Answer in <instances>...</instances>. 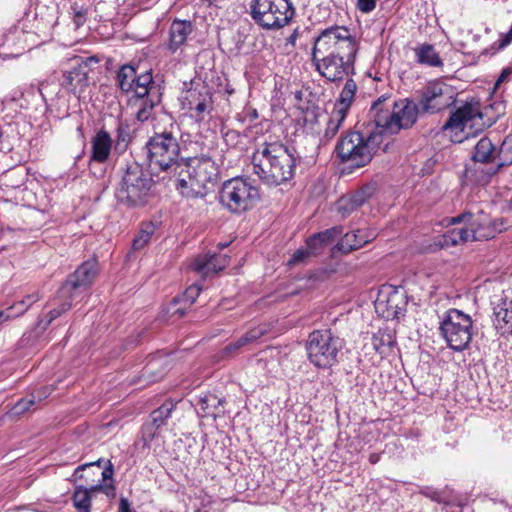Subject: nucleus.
Wrapping results in <instances>:
<instances>
[{"label":"nucleus","mask_w":512,"mask_h":512,"mask_svg":"<svg viewBox=\"0 0 512 512\" xmlns=\"http://www.w3.org/2000/svg\"><path fill=\"white\" fill-rule=\"evenodd\" d=\"M358 44L344 26H331L314 40L312 61L318 73L330 82H341L355 75Z\"/></svg>","instance_id":"nucleus-1"},{"label":"nucleus","mask_w":512,"mask_h":512,"mask_svg":"<svg viewBox=\"0 0 512 512\" xmlns=\"http://www.w3.org/2000/svg\"><path fill=\"white\" fill-rule=\"evenodd\" d=\"M252 165L265 185L278 186L293 178L296 159L282 143H265L253 153Z\"/></svg>","instance_id":"nucleus-2"},{"label":"nucleus","mask_w":512,"mask_h":512,"mask_svg":"<svg viewBox=\"0 0 512 512\" xmlns=\"http://www.w3.org/2000/svg\"><path fill=\"white\" fill-rule=\"evenodd\" d=\"M419 108L413 101L402 99L394 102L390 97L381 96L371 107L370 113L374 118V125L386 141V151L389 139L401 129L411 127L417 120Z\"/></svg>","instance_id":"nucleus-3"},{"label":"nucleus","mask_w":512,"mask_h":512,"mask_svg":"<svg viewBox=\"0 0 512 512\" xmlns=\"http://www.w3.org/2000/svg\"><path fill=\"white\" fill-rule=\"evenodd\" d=\"M385 143L375 125H368L361 130H350L342 134L335 151L341 162L348 163L353 168H360L370 163L381 145Z\"/></svg>","instance_id":"nucleus-4"},{"label":"nucleus","mask_w":512,"mask_h":512,"mask_svg":"<svg viewBox=\"0 0 512 512\" xmlns=\"http://www.w3.org/2000/svg\"><path fill=\"white\" fill-rule=\"evenodd\" d=\"M177 176V190L187 198L204 197L210 186L218 181L219 167L209 156L181 161Z\"/></svg>","instance_id":"nucleus-5"},{"label":"nucleus","mask_w":512,"mask_h":512,"mask_svg":"<svg viewBox=\"0 0 512 512\" xmlns=\"http://www.w3.org/2000/svg\"><path fill=\"white\" fill-rule=\"evenodd\" d=\"M344 345V340L330 329L314 330L306 341L308 359L317 368H331L339 362Z\"/></svg>","instance_id":"nucleus-6"},{"label":"nucleus","mask_w":512,"mask_h":512,"mask_svg":"<svg viewBox=\"0 0 512 512\" xmlns=\"http://www.w3.org/2000/svg\"><path fill=\"white\" fill-rule=\"evenodd\" d=\"M147 159L152 169L174 173L178 171L180 146L172 132L155 133L145 144Z\"/></svg>","instance_id":"nucleus-7"},{"label":"nucleus","mask_w":512,"mask_h":512,"mask_svg":"<svg viewBox=\"0 0 512 512\" xmlns=\"http://www.w3.org/2000/svg\"><path fill=\"white\" fill-rule=\"evenodd\" d=\"M250 10L253 20L265 29L282 28L295 14L290 0H253Z\"/></svg>","instance_id":"nucleus-8"},{"label":"nucleus","mask_w":512,"mask_h":512,"mask_svg":"<svg viewBox=\"0 0 512 512\" xmlns=\"http://www.w3.org/2000/svg\"><path fill=\"white\" fill-rule=\"evenodd\" d=\"M257 187L243 178H232L224 182L220 191V202L232 213H242L252 208L259 199Z\"/></svg>","instance_id":"nucleus-9"},{"label":"nucleus","mask_w":512,"mask_h":512,"mask_svg":"<svg viewBox=\"0 0 512 512\" xmlns=\"http://www.w3.org/2000/svg\"><path fill=\"white\" fill-rule=\"evenodd\" d=\"M472 319L458 309L446 312L440 323V332L448 346L454 351L466 349L472 339Z\"/></svg>","instance_id":"nucleus-10"},{"label":"nucleus","mask_w":512,"mask_h":512,"mask_svg":"<svg viewBox=\"0 0 512 512\" xmlns=\"http://www.w3.org/2000/svg\"><path fill=\"white\" fill-rule=\"evenodd\" d=\"M484 127L485 123L479 106L466 103L450 115L443 128L454 133L455 142H462L482 132Z\"/></svg>","instance_id":"nucleus-11"},{"label":"nucleus","mask_w":512,"mask_h":512,"mask_svg":"<svg viewBox=\"0 0 512 512\" xmlns=\"http://www.w3.org/2000/svg\"><path fill=\"white\" fill-rule=\"evenodd\" d=\"M152 179L139 167H129L117 192L120 201L130 205H143L148 201Z\"/></svg>","instance_id":"nucleus-12"},{"label":"nucleus","mask_w":512,"mask_h":512,"mask_svg":"<svg viewBox=\"0 0 512 512\" xmlns=\"http://www.w3.org/2000/svg\"><path fill=\"white\" fill-rule=\"evenodd\" d=\"M450 224L464 223L468 232V241L488 240L505 229L502 219L491 220L489 216L479 213L474 215L471 212H464L449 219Z\"/></svg>","instance_id":"nucleus-13"},{"label":"nucleus","mask_w":512,"mask_h":512,"mask_svg":"<svg viewBox=\"0 0 512 512\" xmlns=\"http://www.w3.org/2000/svg\"><path fill=\"white\" fill-rule=\"evenodd\" d=\"M454 101L455 94L452 87L435 81L424 87L419 106L424 113L435 114L450 107Z\"/></svg>","instance_id":"nucleus-14"},{"label":"nucleus","mask_w":512,"mask_h":512,"mask_svg":"<svg viewBox=\"0 0 512 512\" xmlns=\"http://www.w3.org/2000/svg\"><path fill=\"white\" fill-rule=\"evenodd\" d=\"M407 299L403 289L384 286L374 301L375 311L386 320L398 318L406 309Z\"/></svg>","instance_id":"nucleus-15"},{"label":"nucleus","mask_w":512,"mask_h":512,"mask_svg":"<svg viewBox=\"0 0 512 512\" xmlns=\"http://www.w3.org/2000/svg\"><path fill=\"white\" fill-rule=\"evenodd\" d=\"M117 82L124 92H132L135 97H144L149 92V86L153 85L151 72L137 75L136 70L130 65L121 67L117 74Z\"/></svg>","instance_id":"nucleus-16"},{"label":"nucleus","mask_w":512,"mask_h":512,"mask_svg":"<svg viewBox=\"0 0 512 512\" xmlns=\"http://www.w3.org/2000/svg\"><path fill=\"white\" fill-rule=\"evenodd\" d=\"M96 278V261L94 259L83 263L74 274L59 289L61 298H72L74 291L86 289Z\"/></svg>","instance_id":"nucleus-17"},{"label":"nucleus","mask_w":512,"mask_h":512,"mask_svg":"<svg viewBox=\"0 0 512 512\" xmlns=\"http://www.w3.org/2000/svg\"><path fill=\"white\" fill-rule=\"evenodd\" d=\"M183 104L188 109L191 117L196 121H203L212 111V96L206 87L200 90L187 91Z\"/></svg>","instance_id":"nucleus-18"},{"label":"nucleus","mask_w":512,"mask_h":512,"mask_svg":"<svg viewBox=\"0 0 512 512\" xmlns=\"http://www.w3.org/2000/svg\"><path fill=\"white\" fill-rule=\"evenodd\" d=\"M88 62H96V56L88 57L85 62L77 63V67L65 72L61 85L70 92H82L88 82Z\"/></svg>","instance_id":"nucleus-19"},{"label":"nucleus","mask_w":512,"mask_h":512,"mask_svg":"<svg viewBox=\"0 0 512 512\" xmlns=\"http://www.w3.org/2000/svg\"><path fill=\"white\" fill-rule=\"evenodd\" d=\"M227 264L228 259L225 255L206 253L195 258L191 267L203 276H208L224 269Z\"/></svg>","instance_id":"nucleus-20"},{"label":"nucleus","mask_w":512,"mask_h":512,"mask_svg":"<svg viewBox=\"0 0 512 512\" xmlns=\"http://www.w3.org/2000/svg\"><path fill=\"white\" fill-rule=\"evenodd\" d=\"M135 98L134 105L137 107L136 118L144 122L151 117L154 107L161 100V94L159 88L153 84L149 86V92L144 97Z\"/></svg>","instance_id":"nucleus-21"},{"label":"nucleus","mask_w":512,"mask_h":512,"mask_svg":"<svg viewBox=\"0 0 512 512\" xmlns=\"http://www.w3.org/2000/svg\"><path fill=\"white\" fill-rule=\"evenodd\" d=\"M193 31V25L190 21L174 20L169 29V40L167 47L174 53L187 41L188 36Z\"/></svg>","instance_id":"nucleus-22"},{"label":"nucleus","mask_w":512,"mask_h":512,"mask_svg":"<svg viewBox=\"0 0 512 512\" xmlns=\"http://www.w3.org/2000/svg\"><path fill=\"white\" fill-rule=\"evenodd\" d=\"M98 468H102L101 480L98 481V493H104L109 498L116 496L114 475V466L110 460L104 461L98 459Z\"/></svg>","instance_id":"nucleus-23"},{"label":"nucleus","mask_w":512,"mask_h":512,"mask_svg":"<svg viewBox=\"0 0 512 512\" xmlns=\"http://www.w3.org/2000/svg\"><path fill=\"white\" fill-rule=\"evenodd\" d=\"M496 327L502 334L512 335V299L502 300L494 307Z\"/></svg>","instance_id":"nucleus-24"},{"label":"nucleus","mask_w":512,"mask_h":512,"mask_svg":"<svg viewBox=\"0 0 512 512\" xmlns=\"http://www.w3.org/2000/svg\"><path fill=\"white\" fill-rule=\"evenodd\" d=\"M356 91V82L351 77L346 78L344 87L340 92L339 98L336 101L333 110L340 113L343 112V114L347 115V112L354 101Z\"/></svg>","instance_id":"nucleus-25"},{"label":"nucleus","mask_w":512,"mask_h":512,"mask_svg":"<svg viewBox=\"0 0 512 512\" xmlns=\"http://www.w3.org/2000/svg\"><path fill=\"white\" fill-rule=\"evenodd\" d=\"M222 403L223 399L217 397L215 394L208 392L199 396L196 405L198 406V413L202 417H216L221 413L219 407L222 405Z\"/></svg>","instance_id":"nucleus-26"},{"label":"nucleus","mask_w":512,"mask_h":512,"mask_svg":"<svg viewBox=\"0 0 512 512\" xmlns=\"http://www.w3.org/2000/svg\"><path fill=\"white\" fill-rule=\"evenodd\" d=\"M416 61L431 67H441L443 61L431 44L423 43L414 48Z\"/></svg>","instance_id":"nucleus-27"},{"label":"nucleus","mask_w":512,"mask_h":512,"mask_svg":"<svg viewBox=\"0 0 512 512\" xmlns=\"http://www.w3.org/2000/svg\"><path fill=\"white\" fill-rule=\"evenodd\" d=\"M369 238L363 231L357 230L356 232L346 233L338 242L337 247L340 251L348 253L352 250L361 248L369 242Z\"/></svg>","instance_id":"nucleus-28"},{"label":"nucleus","mask_w":512,"mask_h":512,"mask_svg":"<svg viewBox=\"0 0 512 512\" xmlns=\"http://www.w3.org/2000/svg\"><path fill=\"white\" fill-rule=\"evenodd\" d=\"M266 332V329L264 327H255L251 330H249L245 335H243L241 338L236 340L233 343H230L224 348V353L227 355H231L235 352H237L240 348L243 346L256 342L260 337H262Z\"/></svg>","instance_id":"nucleus-29"},{"label":"nucleus","mask_w":512,"mask_h":512,"mask_svg":"<svg viewBox=\"0 0 512 512\" xmlns=\"http://www.w3.org/2000/svg\"><path fill=\"white\" fill-rule=\"evenodd\" d=\"M266 332V329L264 327H255L251 330H249L245 335H243L241 338L236 340L233 343H230L224 348V353L227 355H231L235 352H237L240 348L243 346L256 342L260 337H262Z\"/></svg>","instance_id":"nucleus-30"},{"label":"nucleus","mask_w":512,"mask_h":512,"mask_svg":"<svg viewBox=\"0 0 512 512\" xmlns=\"http://www.w3.org/2000/svg\"><path fill=\"white\" fill-rule=\"evenodd\" d=\"M266 332V329L264 327H255L251 330H249L245 335H243L241 338L236 340L233 343H230L224 348V353L227 355H231L235 352H237L240 348L243 346L256 342L260 337H262Z\"/></svg>","instance_id":"nucleus-31"},{"label":"nucleus","mask_w":512,"mask_h":512,"mask_svg":"<svg viewBox=\"0 0 512 512\" xmlns=\"http://www.w3.org/2000/svg\"><path fill=\"white\" fill-rule=\"evenodd\" d=\"M468 242V232L463 228H453L439 237L437 245L448 248Z\"/></svg>","instance_id":"nucleus-32"},{"label":"nucleus","mask_w":512,"mask_h":512,"mask_svg":"<svg viewBox=\"0 0 512 512\" xmlns=\"http://www.w3.org/2000/svg\"><path fill=\"white\" fill-rule=\"evenodd\" d=\"M495 156V147L491 140L487 137H482L476 144L473 153V160L483 163L491 162Z\"/></svg>","instance_id":"nucleus-33"},{"label":"nucleus","mask_w":512,"mask_h":512,"mask_svg":"<svg viewBox=\"0 0 512 512\" xmlns=\"http://www.w3.org/2000/svg\"><path fill=\"white\" fill-rule=\"evenodd\" d=\"M158 222H146L141 225V228L133 239L132 248L133 250H141L143 249L147 243L150 241L151 237L154 235L155 231L158 228Z\"/></svg>","instance_id":"nucleus-34"},{"label":"nucleus","mask_w":512,"mask_h":512,"mask_svg":"<svg viewBox=\"0 0 512 512\" xmlns=\"http://www.w3.org/2000/svg\"><path fill=\"white\" fill-rule=\"evenodd\" d=\"M175 408L173 401L164 402L159 408L152 411L150 414L151 421L156 428L163 426L167 419L171 416L172 411Z\"/></svg>","instance_id":"nucleus-35"},{"label":"nucleus","mask_w":512,"mask_h":512,"mask_svg":"<svg viewBox=\"0 0 512 512\" xmlns=\"http://www.w3.org/2000/svg\"><path fill=\"white\" fill-rule=\"evenodd\" d=\"M343 233V228L340 226L332 227L323 232L314 234L309 238V245L313 246L315 242H319L320 245H328L332 243L336 238L340 237Z\"/></svg>","instance_id":"nucleus-36"},{"label":"nucleus","mask_w":512,"mask_h":512,"mask_svg":"<svg viewBox=\"0 0 512 512\" xmlns=\"http://www.w3.org/2000/svg\"><path fill=\"white\" fill-rule=\"evenodd\" d=\"M112 149V139L105 130L98 131V163L108 160Z\"/></svg>","instance_id":"nucleus-37"},{"label":"nucleus","mask_w":512,"mask_h":512,"mask_svg":"<svg viewBox=\"0 0 512 512\" xmlns=\"http://www.w3.org/2000/svg\"><path fill=\"white\" fill-rule=\"evenodd\" d=\"M346 116L347 115L343 114V112L340 113L332 110L329 121L327 123V127L324 132V138H326L327 140L332 139L342 126L344 120L346 119Z\"/></svg>","instance_id":"nucleus-38"},{"label":"nucleus","mask_w":512,"mask_h":512,"mask_svg":"<svg viewBox=\"0 0 512 512\" xmlns=\"http://www.w3.org/2000/svg\"><path fill=\"white\" fill-rule=\"evenodd\" d=\"M73 502L78 512H90L91 498L89 490L78 488L74 493Z\"/></svg>","instance_id":"nucleus-39"},{"label":"nucleus","mask_w":512,"mask_h":512,"mask_svg":"<svg viewBox=\"0 0 512 512\" xmlns=\"http://www.w3.org/2000/svg\"><path fill=\"white\" fill-rule=\"evenodd\" d=\"M375 188L373 185H365L348 197L351 199L353 206L358 208L362 206L374 194Z\"/></svg>","instance_id":"nucleus-40"},{"label":"nucleus","mask_w":512,"mask_h":512,"mask_svg":"<svg viewBox=\"0 0 512 512\" xmlns=\"http://www.w3.org/2000/svg\"><path fill=\"white\" fill-rule=\"evenodd\" d=\"M26 175L23 171L22 167L15 168L13 170H10L5 176H4V183L6 186L11 188H18L21 185L24 184Z\"/></svg>","instance_id":"nucleus-41"},{"label":"nucleus","mask_w":512,"mask_h":512,"mask_svg":"<svg viewBox=\"0 0 512 512\" xmlns=\"http://www.w3.org/2000/svg\"><path fill=\"white\" fill-rule=\"evenodd\" d=\"M38 395L36 396L34 393L31 395L30 398H22L17 401V403L12 408V414L13 415H20L25 413L30 409L31 406H33L36 402V400L41 401L42 400V393L40 391H37Z\"/></svg>","instance_id":"nucleus-42"},{"label":"nucleus","mask_w":512,"mask_h":512,"mask_svg":"<svg viewBox=\"0 0 512 512\" xmlns=\"http://www.w3.org/2000/svg\"><path fill=\"white\" fill-rule=\"evenodd\" d=\"M499 157L501 159L500 167L512 164V135L504 139L499 150Z\"/></svg>","instance_id":"nucleus-43"},{"label":"nucleus","mask_w":512,"mask_h":512,"mask_svg":"<svg viewBox=\"0 0 512 512\" xmlns=\"http://www.w3.org/2000/svg\"><path fill=\"white\" fill-rule=\"evenodd\" d=\"M354 204L352 203L351 199L347 196H343L339 199V201L337 202V210L339 213L342 214V216H347L349 215L352 211H354L355 209H357L356 207L353 206Z\"/></svg>","instance_id":"nucleus-44"},{"label":"nucleus","mask_w":512,"mask_h":512,"mask_svg":"<svg viewBox=\"0 0 512 512\" xmlns=\"http://www.w3.org/2000/svg\"><path fill=\"white\" fill-rule=\"evenodd\" d=\"M310 256H312V255H311V253L309 252V250L306 247L305 248H299L297 251L294 252V254L292 255V257L289 260L288 264L289 265H296V264L303 263Z\"/></svg>","instance_id":"nucleus-45"},{"label":"nucleus","mask_w":512,"mask_h":512,"mask_svg":"<svg viewBox=\"0 0 512 512\" xmlns=\"http://www.w3.org/2000/svg\"><path fill=\"white\" fill-rule=\"evenodd\" d=\"M71 306H72L71 300L70 301L65 300L64 302H62L60 304L59 307L52 309L48 313V317H49L48 323H51L54 319L58 318L64 312L68 311L71 308Z\"/></svg>","instance_id":"nucleus-46"},{"label":"nucleus","mask_w":512,"mask_h":512,"mask_svg":"<svg viewBox=\"0 0 512 512\" xmlns=\"http://www.w3.org/2000/svg\"><path fill=\"white\" fill-rule=\"evenodd\" d=\"M200 291H201L200 287H198L197 285H191L184 292L183 301L185 303H188L189 305H192L195 302V300L197 299V297L199 296Z\"/></svg>","instance_id":"nucleus-47"},{"label":"nucleus","mask_w":512,"mask_h":512,"mask_svg":"<svg viewBox=\"0 0 512 512\" xmlns=\"http://www.w3.org/2000/svg\"><path fill=\"white\" fill-rule=\"evenodd\" d=\"M71 9L73 12V21L75 26L78 28L85 23L87 11L85 9L79 8L77 4L72 5Z\"/></svg>","instance_id":"nucleus-48"},{"label":"nucleus","mask_w":512,"mask_h":512,"mask_svg":"<svg viewBox=\"0 0 512 512\" xmlns=\"http://www.w3.org/2000/svg\"><path fill=\"white\" fill-rule=\"evenodd\" d=\"M26 306L21 303V301L15 302L13 305L8 307L6 310H3L2 312L9 313L10 319L17 318L21 315H23L26 312Z\"/></svg>","instance_id":"nucleus-49"},{"label":"nucleus","mask_w":512,"mask_h":512,"mask_svg":"<svg viewBox=\"0 0 512 512\" xmlns=\"http://www.w3.org/2000/svg\"><path fill=\"white\" fill-rule=\"evenodd\" d=\"M421 494L435 502H441L442 496L439 491L432 487H424L421 489Z\"/></svg>","instance_id":"nucleus-50"},{"label":"nucleus","mask_w":512,"mask_h":512,"mask_svg":"<svg viewBox=\"0 0 512 512\" xmlns=\"http://www.w3.org/2000/svg\"><path fill=\"white\" fill-rule=\"evenodd\" d=\"M376 7V0H357V8L363 13H370Z\"/></svg>","instance_id":"nucleus-51"},{"label":"nucleus","mask_w":512,"mask_h":512,"mask_svg":"<svg viewBox=\"0 0 512 512\" xmlns=\"http://www.w3.org/2000/svg\"><path fill=\"white\" fill-rule=\"evenodd\" d=\"M40 299V296L38 293H32L29 295H26L21 301L24 306H26V310H28L35 302H37Z\"/></svg>","instance_id":"nucleus-52"},{"label":"nucleus","mask_w":512,"mask_h":512,"mask_svg":"<svg viewBox=\"0 0 512 512\" xmlns=\"http://www.w3.org/2000/svg\"><path fill=\"white\" fill-rule=\"evenodd\" d=\"M511 75H512V68H510V67L504 68L495 83V88L499 87L502 83L506 82Z\"/></svg>","instance_id":"nucleus-53"},{"label":"nucleus","mask_w":512,"mask_h":512,"mask_svg":"<svg viewBox=\"0 0 512 512\" xmlns=\"http://www.w3.org/2000/svg\"><path fill=\"white\" fill-rule=\"evenodd\" d=\"M118 512H136L131 508V505L127 498L121 497L119 501V511Z\"/></svg>","instance_id":"nucleus-54"},{"label":"nucleus","mask_w":512,"mask_h":512,"mask_svg":"<svg viewBox=\"0 0 512 512\" xmlns=\"http://www.w3.org/2000/svg\"><path fill=\"white\" fill-rule=\"evenodd\" d=\"M324 245H320L319 242H315L313 246L309 245V238L306 241V248L309 250L311 255L317 254Z\"/></svg>","instance_id":"nucleus-55"},{"label":"nucleus","mask_w":512,"mask_h":512,"mask_svg":"<svg viewBox=\"0 0 512 512\" xmlns=\"http://www.w3.org/2000/svg\"><path fill=\"white\" fill-rule=\"evenodd\" d=\"M90 143H91L90 161H95L96 160V135L92 136Z\"/></svg>","instance_id":"nucleus-56"},{"label":"nucleus","mask_w":512,"mask_h":512,"mask_svg":"<svg viewBox=\"0 0 512 512\" xmlns=\"http://www.w3.org/2000/svg\"><path fill=\"white\" fill-rule=\"evenodd\" d=\"M93 465H94V463H89V464H87V466H93ZM85 467H86V465L79 466V467L75 470V476H76V478L82 477L81 475H79V473H80L82 470H84V469H85Z\"/></svg>","instance_id":"nucleus-57"},{"label":"nucleus","mask_w":512,"mask_h":512,"mask_svg":"<svg viewBox=\"0 0 512 512\" xmlns=\"http://www.w3.org/2000/svg\"><path fill=\"white\" fill-rule=\"evenodd\" d=\"M9 313H6V312H2L0 311V325L4 322V321H7L9 320Z\"/></svg>","instance_id":"nucleus-58"},{"label":"nucleus","mask_w":512,"mask_h":512,"mask_svg":"<svg viewBox=\"0 0 512 512\" xmlns=\"http://www.w3.org/2000/svg\"><path fill=\"white\" fill-rule=\"evenodd\" d=\"M378 461H379V455L373 453L369 456V462L371 464H376Z\"/></svg>","instance_id":"nucleus-59"},{"label":"nucleus","mask_w":512,"mask_h":512,"mask_svg":"<svg viewBox=\"0 0 512 512\" xmlns=\"http://www.w3.org/2000/svg\"><path fill=\"white\" fill-rule=\"evenodd\" d=\"M297 32L295 31L294 33H292L290 35V37L288 38V42L291 43V44H295V41H296V38H297Z\"/></svg>","instance_id":"nucleus-60"},{"label":"nucleus","mask_w":512,"mask_h":512,"mask_svg":"<svg viewBox=\"0 0 512 512\" xmlns=\"http://www.w3.org/2000/svg\"><path fill=\"white\" fill-rule=\"evenodd\" d=\"M174 314H178L179 317H183L185 315V311L179 308L174 311Z\"/></svg>","instance_id":"nucleus-61"},{"label":"nucleus","mask_w":512,"mask_h":512,"mask_svg":"<svg viewBox=\"0 0 512 512\" xmlns=\"http://www.w3.org/2000/svg\"><path fill=\"white\" fill-rule=\"evenodd\" d=\"M251 117H252L253 119H256V118L258 117V113H257V111H256L255 109H254V110H252V112H251Z\"/></svg>","instance_id":"nucleus-62"},{"label":"nucleus","mask_w":512,"mask_h":512,"mask_svg":"<svg viewBox=\"0 0 512 512\" xmlns=\"http://www.w3.org/2000/svg\"><path fill=\"white\" fill-rule=\"evenodd\" d=\"M45 88H46V87H45V85H44V84H41L40 91H41V93H42V94H43V90H44Z\"/></svg>","instance_id":"nucleus-63"},{"label":"nucleus","mask_w":512,"mask_h":512,"mask_svg":"<svg viewBox=\"0 0 512 512\" xmlns=\"http://www.w3.org/2000/svg\"><path fill=\"white\" fill-rule=\"evenodd\" d=\"M150 371H151V367L147 366L146 367V373H150Z\"/></svg>","instance_id":"nucleus-64"}]
</instances>
